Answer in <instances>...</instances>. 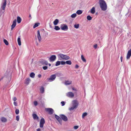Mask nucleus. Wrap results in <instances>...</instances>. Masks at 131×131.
Here are the masks:
<instances>
[{"label": "nucleus", "instance_id": "c9c22d12", "mask_svg": "<svg viewBox=\"0 0 131 131\" xmlns=\"http://www.w3.org/2000/svg\"><path fill=\"white\" fill-rule=\"evenodd\" d=\"M39 24V23H36L35 24V25L34 26L33 28H35L36 27L38 26Z\"/></svg>", "mask_w": 131, "mask_h": 131}, {"label": "nucleus", "instance_id": "39448f33", "mask_svg": "<svg viewBox=\"0 0 131 131\" xmlns=\"http://www.w3.org/2000/svg\"><path fill=\"white\" fill-rule=\"evenodd\" d=\"M45 111L48 112L49 114H52L54 112L52 108H45Z\"/></svg>", "mask_w": 131, "mask_h": 131}, {"label": "nucleus", "instance_id": "bb28decb", "mask_svg": "<svg viewBox=\"0 0 131 131\" xmlns=\"http://www.w3.org/2000/svg\"><path fill=\"white\" fill-rule=\"evenodd\" d=\"M82 13V12L81 10H78L76 12V13L78 15H80Z\"/></svg>", "mask_w": 131, "mask_h": 131}, {"label": "nucleus", "instance_id": "f03ea898", "mask_svg": "<svg viewBox=\"0 0 131 131\" xmlns=\"http://www.w3.org/2000/svg\"><path fill=\"white\" fill-rule=\"evenodd\" d=\"M78 105V103L77 100H74L72 101L73 106L69 108V110L71 111L73 110L74 109H76Z\"/></svg>", "mask_w": 131, "mask_h": 131}, {"label": "nucleus", "instance_id": "c85d7f7f", "mask_svg": "<svg viewBox=\"0 0 131 131\" xmlns=\"http://www.w3.org/2000/svg\"><path fill=\"white\" fill-rule=\"evenodd\" d=\"M66 63L68 64L71 65L72 64V62L70 60H68L66 62Z\"/></svg>", "mask_w": 131, "mask_h": 131}, {"label": "nucleus", "instance_id": "4be33fe9", "mask_svg": "<svg viewBox=\"0 0 131 131\" xmlns=\"http://www.w3.org/2000/svg\"><path fill=\"white\" fill-rule=\"evenodd\" d=\"M95 12V8L94 7H93L91 9L90 12L92 14H94Z\"/></svg>", "mask_w": 131, "mask_h": 131}, {"label": "nucleus", "instance_id": "7c9ffc66", "mask_svg": "<svg viewBox=\"0 0 131 131\" xmlns=\"http://www.w3.org/2000/svg\"><path fill=\"white\" fill-rule=\"evenodd\" d=\"M87 19L88 20H90L92 19V17L88 15L87 17Z\"/></svg>", "mask_w": 131, "mask_h": 131}, {"label": "nucleus", "instance_id": "6e6d98bb", "mask_svg": "<svg viewBox=\"0 0 131 131\" xmlns=\"http://www.w3.org/2000/svg\"><path fill=\"white\" fill-rule=\"evenodd\" d=\"M3 77H2L0 79V81H1L3 79Z\"/></svg>", "mask_w": 131, "mask_h": 131}, {"label": "nucleus", "instance_id": "6e6552de", "mask_svg": "<svg viewBox=\"0 0 131 131\" xmlns=\"http://www.w3.org/2000/svg\"><path fill=\"white\" fill-rule=\"evenodd\" d=\"M56 59V57L55 55L51 56L49 59L50 61L53 62Z\"/></svg>", "mask_w": 131, "mask_h": 131}, {"label": "nucleus", "instance_id": "473e14b6", "mask_svg": "<svg viewBox=\"0 0 131 131\" xmlns=\"http://www.w3.org/2000/svg\"><path fill=\"white\" fill-rule=\"evenodd\" d=\"M4 42L6 45H8V43L6 40L4 39Z\"/></svg>", "mask_w": 131, "mask_h": 131}, {"label": "nucleus", "instance_id": "13d9d810", "mask_svg": "<svg viewBox=\"0 0 131 131\" xmlns=\"http://www.w3.org/2000/svg\"><path fill=\"white\" fill-rule=\"evenodd\" d=\"M29 17H31V15L30 14L29 15Z\"/></svg>", "mask_w": 131, "mask_h": 131}, {"label": "nucleus", "instance_id": "3c124183", "mask_svg": "<svg viewBox=\"0 0 131 131\" xmlns=\"http://www.w3.org/2000/svg\"><path fill=\"white\" fill-rule=\"evenodd\" d=\"M123 57L122 56H121V61L122 62L123 61Z\"/></svg>", "mask_w": 131, "mask_h": 131}, {"label": "nucleus", "instance_id": "423d86ee", "mask_svg": "<svg viewBox=\"0 0 131 131\" xmlns=\"http://www.w3.org/2000/svg\"><path fill=\"white\" fill-rule=\"evenodd\" d=\"M45 122L44 118H41L40 121V127L41 128H43Z\"/></svg>", "mask_w": 131, "mask_h": 131}, {"label": "nucleus", "instance_id": "ea45409f", "mask_svg": "<svg viewBox=\"0 0 131 131\" xmlns=\"http://www.w3.org/2000/svg\"><path fill=\"white\" fill-rule=\"evenodd\" d=\"M66 63V62L64 61H62L61 62V64L62 65H64Z\"/></svg>", "mask_w": 131, "mask_h": 131}, {"label": "nucleus", "instance_id": "7ed1b4c3", "mask_svg": "<svg viewBox=\"0 0 131 131\" xmlns=\"http://www.w3.org/2000/svg\"><path fill=\"white\" fill-rule=\"evenodd\" d=\"M59 58H61L63 60H68L70 58L69 56L62 54H60L58 55Z\"/></svg>", "mask_w": 131, "mask_h": 131}, {"label": "nucleus", "instance_id": "c756f323", "mask_svg": "<svg viewBox=\"0 0 131 131\" xmlns=\"http://www.w3.org/2000/svg\"><path fill=\"white\" fill-rule=\"evenodd\" d=\"M61 64V62L60 61H58L55 64L56 66H58L59 65Z\"/></svg>", "mask_w": 131, "mask_h": 131}, {"label": "nucleus", "instance_id": "0eeeda50", "mask_svg": "<svg viewBox=\"0 0 131 131\" xmlns=\"http://www.w3.org/2000/svg\"><path fill=\"white\" fill-rule=\"evenodd\" d=\"M66 96L68 97L72 98L74 96V94L72 92H69L66 93Z\"/></svg>", "mask_w": 131, "mask_h": 131}, {"label": "nucleus", "instance_id": "2eb2a0df", "mask_svg": "<svg viewBox=\"0 0 131 131\" xmlns=\"http://www.w3.org/2000/svg\"><path fill=\"white\" fill-rule=\"evenodd\" d=\"M6 0H4V2L3 3V5L1 6V8H2V9L3 10H5V7L6 6Z\"/></svg>", "mask_w": 131, "mask_h": 131}, {"label": "nucleus", "instance_id": "79ce46f5", "mask_svg": "<svg viewBox=\"0 0 131 131\" xmlns=\"http://www.w3.org/2000/svg\"><path fill=\"white\" fill-rule=\"evenodd\" d=\"M34 104L35 106H36L38 104V103L37 101H35L34 102Z\"/></svg>", "mask_w": 131, "mask_h": 131}, {"label": "nucleus", "instance_id": "412c9836", "mask_svg": "<svg viewBox=\"0 0 131 131\" xmlns=\"http://www.w3.org/2000/svg\"><path fill=\"white\" fill-rule=\"evenodd\" d=\"M20 37V36H19L17 39L18 43L19 46H20L21 45Z\"/></svg>", "mask_w": 131, "mask_h": 131}, {"label": "nucleus", "instance_id": "2f4dec72", "mask_svg": "<svg viewBox=\"0 0 131 131\" xmlns=\"http://www.w3.org/2000/svg\"><path fill=\"white\" fill-rule=\"evenodd\" d=\"M77 14L76 13H74L71 15V17L72 18H74L77 16Z\"/></svg>", "mask_w": 131, "mask_h": 131}, {"label": "nucleus", "instance_id": "5fc2aeb1", "mask_svg": "<svg viewBox=\"0 0 131 131\" xmlns=\"http://www.w3.org/2000/svg\"><path fill=\"white\" fill-rule=\"evenodd\" d=\"M37 131H41L40 129V128H38L37 129Z\"/></svg>", "mask_w": 131, "mask_h": 131}, {"label": "nucleus", "instance_id": "a878e982", "mask_svg": "<svg viewBox=\"0 0 131 131\" xmlns=\"http://www.w3.org/2000/svg\"><path fill=\"white\" fill-rule=\"evenodd\" d=\"M40 91L41 93H43L44 92V88L43 87H41L40 89Z\"/></svg>", "mask_w": 131, "mask_h": 131}, {"label": "nucleus", "instance_id": "9d476101", "mask_svg": "<svg viewBox=\"0 0 131 131\" xmlns=\"http://www.w3.org/2000/svg\"><path fill=\"white\" fill-rule=\"evenodd\" d=\"M40 62L42 65H48V62L45 60L42 59L40 61Z\"/></svg>", "mask_w": 131, "mask_h": 131}, {"label": "nucleus", "instance_id": "58836bf2", "mask_svg": "<svg viewBox=\"0 0 131 131\" xmlns=\"http://www.w3.org/2000/svg\"><path fill=\"white\" fill-rule=\"evenodd\" d=\"M19 115L17 116L16 117V120L18 121L19 120Z\"/></svg>", "mask_w": 131, "mask_h": 131}, {"label": "nucleus", "instance_id": "f257e3e1", "mask_svg": "<svg viewBox=\"0 0 131 131\" xmlns=\"http://www.w3.org/2000/svg\"><path fill=\"white\" fill-rule=\"evenodd\" d=\"M99 3L101 10L105 11L107 9V6L104 0H99Z\"/></svg>", "mask_w": 131, "mask_h": 131}, {"label": "nucleus", "instance_id": "09e8293b", "mask_svg": "<svg viewBox=\"0 0 131 131\" xmlns=\"http://www.w3.org/2000/svg\"><path fill=\"white\" fill-rule=\"evenodd\" d=\"M79 66L77 64H76L75 66V68L76 69H78L79 68Z\"/></svg>", "mask_w": 131, "mask_h": 131}, {"label": "nucleus", "instance_id": "4d7b16f0", "mask_svg": "<svg viewBox=\"0 0 131 131\" xmlns=\"http://www.w3.org/2000/svg\"><path fill=\"white\" fill-rule=\"evenodd\" d=\"M48 64L49 66H51V64L50 63H48Z\"/></svg>", "mask_w": 131, "mask_h": 131}, {"label": "nucleus", "instance_id": "e433bc0d", "mask_svg": "<svg viewBox=\"0 0 131 131\" xmlns=\"http://www.w3.org/2000/svg\"><path fill=\"white\" fill-rule=\"evenodd\" d=\"M79 24H75L74 25V27L75 28H76V29H77L79 28Z\"/></svg>", "mask_w": 131, "mask_h": 131}, {"label": "nucleus", "instance_id": "72a5a7b5", "mask_svg": "<svg viewBox=\"0 0 131 131\" xmlns=\"http://www.w3.org/2000/svg\"><path fill=\"white\" fill-rule=\"evenodd\" d=\"M54 29L56 30H58L60 29V28L57 26H55Z\"/></svg>", "mask_w": 131, "mask_h": 131}, {"label": "nucleus", "instance_id": "de8ad7c7", "mask_svg": "<svg viewBox=\"0 0 131 131\" xmlns=\"http://www.w3.org/2000/svg\"><path fill=\"white\" fill-rule=\"evenodd\" d=\"M13 99L14 101H15L17 100V98L16 97H13Z\"/></svg>", "mask_w": 131, "mask_h": 131}, {"label": "nucleus", "instance_id": "393cba45", "mask_svg": "<svg viewBox=\"0 0 131 131\" xmlns=\"http://www.w3.org/2000/svg\"><path fill=\"white\" fill-rule=\"evenodd\" d=\"M35 74L33 72H31L30 73V76L32 78H34L35 76Z\"/></svg>", "mask_w": 131, "mask_h": 131}, {"label": "nucleus", "instance_id": "c03bdc74", "mask_svg": "<svg viewBox=\"0 0 131 131\" xmlns=\"http://www.w3.org/2000/svg\"><path fill=\"white\" fill-rule=\"evenodd\" d=\"M14 105L16 106H17V102H14Z\"/></svg>", "mask_w": 131, "mask_h": 131}, {"label": "nucleus", "instance_id": "8fccbe9b", "mask_svg": "<svg viewBox=\"0 0 131 131\" xmlns=\"http://www.w3.org/2000/svg\"><path fill=\"white\" fill-rule=\"evenodd\" d=\"M38 76L39 78H40L41 77V74H39L38 75Z\"/></svg>", "mask_w": 131, "mask_h": 131}, {"label": "nucleus", "instance_id": "f8f14e48", "mask_svg": "<svg viewBox=\"0 0 131 131\" xmlns=\"http://www.w3.org/2000/svg\"><path fill=\"white\" fill-rule=\"evenodd\" d=\"M55 117L58 121L59 123H60L61 124L62 122V120L60 117H59V116H58L56 115H55Z\"/></svg>", "mask_w": 131, "mask_h": 131}, {"label": "nucleus", "instance_id": "6ab92c4d", "mask_svg": "<svg viewBox=\"0 0 131 131\" xmlns=\"http://www.w3.org/2000/svg\"><path fill=\"white\" fill-rule=\"evenodd\" d=\"M1 121L5 123L7 121V119L4 117H2L1 118Z\"/></svg>", "mask_w": 131, "mask_h": 131}, {"label": "nucleus", "instance_id": "f704fd0d", "mask_svg": "<svg viewBox=\"0 0 131 131\" xmlns=\"http://www.w3.org/2000/svg\"><path fill=\"white\" fill-rule=\"evenodd\" d=\"M87 113L86 112L83 113L82 115V118H83L85 117L87 115Z\"/></svg>", "mask_w": 131, "mask_h": 131}, {"label": "nucleus", "instance_id": "4c0bfd02", "mask_svg": "<svg viewBox=\"0 0 131 131\" xmlns=\"http://www.w3.org/2000/svg\"><path fill=\"white\" fill-rule=\"evenodd\" d=\"M19 113V111L18 109H17L15 110V113L16 114H18Z\"/></svg>", "mask_w": 131, "mask_h": 131}, {"label": "nucleus", "instance_id": "864d4df0", "mask_svg": "<svg viewBox=\"0 0 131 131\" xmlns=\"http://www.w3.org/2000/svg\"><path fill=\"white\" fill-rule=\"evenodd\" d=\"M72 89L73 90H75L76 91H77V90L76 89H75V88H72Z\"/></svg>", "mask_w": 131, "mask_h": 131}, {"label": "nucleus", "instance_id": "5701e85b", "mask_svg": "<svg viewBox=\"0 0 131 131\" xmlns=\"http://www.w3.org/2000/svg\"><path fill=\"white\" fill-rule=\"evenodd\" d=\"M17 20L18 23L19 24L21 22V19L20 17L18 16L17 17Z\"/></svg>", "mask_w": 131, "mask_h": 131}, {"label": "nucleus", "instance_id": "603ef678", "mask_svg": "<svg viewBox=\"0 0 131 131\" xmlns=\"http://www.w3.org/2000/svg\"><path fill=\"white\" fill-rule=\"evenodd\" d=\"M57 75L58 77H60V74L59 73H58L56 74Z\"/></svg>", "mask_w": 131, "mask_h": 131}, {"label": "nucleus", "instance_id": "37998d69", "mask_svg": "<svg viewBox=\"0 0 131 131\" xmlns=\"http://www.w3.org/2000/svg\"><path fill=\"white\" fill-rule=\"evenodd\" d=\"M61 103L62 104V106H63L65 105V103L64 101H62Z\"/></svg>", "mask_w": 131, "mask_h": 131}, {"label": "nucleus", "instance_id": "20e7f679", "mask_svg": "<svg viewBox=\"0 0 131 131\" xmlns=\"http://www.w3.org/2000/svg\"><path fill=\"white\" fill-rule=\"evenodd\" d=\"M56 77V75L53 74L49 78H48L47 79V80L50 82H51L54 81Z\"/></svg>", "mask_w": 131, "mask_h": 131}, {"label": "nucleus", "instance_id": "aec40b11", "mask_svg": "<svg viewBox=\"0 0 131 131\" xmlns=\"http://www.w3.org/2000/svg\"><path fill=\"white\" fill-rule=\"evenodd\" d=\"M32 116L34 119H38L39 118L37 116V115L35 114H32Z\"/></svg>", "mask_w": 131, "mask_h": 131}, {"label": "nucleus", "instance_id": "f3484780", "mask_svg": "<svg viewBox=\"0 0 131 131\" xmlns=\"http://www.w3.org/2000/svg\"><path fill=\"white\" fill-rule=\"evenodd\" d=\"M72 83V81H65V82L64 83V84L65 85H68L70 84H71Z\"/></svg>", "mask_w": 131, "mask_h": 131}, {"label": "nucleus", "instance_id": "b1692460", "mask_svg": "<svg viewBox=\"0 0 131 131\" xmlns=\"http://www.w3.org/2000/svg\"><path fill=\"white\" fill-rule=\"evenodd\" d=\"M59 20L57 19H56L53 22L54 24L55 25H57L59 23Z\"/></svg>", "mask_w": 131, "mask_h": 131}, {"label": "nucleus", "instance_id": "a19ab883", "mask_svg": "<svg viewBox=\"0 0 131 131\" xmlns=\"http://www.w3.org/2000/svg\"><path fill=\"white\" fill-rule=\"evenodd\" d=\"M48 68V67L47 66H45L43 67L42 68L44 70H46Z\"/></svg>", "mask_w": 131, "mask_h": 131}, {"label": "nucleus", "instance_id": "49530a36", "mask_svg": "<svg viewBox=\"0 0 131 131\" xmlns=\"http://www.w3.org/2000/svg\"><path fill=\"white\" fill-rule=\"evenodd\" d=\"M93 47L94 48L96 49L97 47V44L95 45Z\"/></svg>", "mask_w": 131, "mask_h": 131}, {"label": "nucleus", "instance_id": "ddd939ff", "mask_svg": "<svg viewBox=\"0 0 131 131\" xmlns=\"http://www.w3.org/2000/svg\"><path fill=\"white\" fill-rule=\"evenodd\" d=\"M131 56V49H130L128 52L127 54L126 58L127 59H129L130 57Z\"/></svg>", "mask_w": 131, "mask_h": 131}, {"label": "nucleus", "instance_id": "dca6fc26", "mask_svg": "<svg viewBox=\"0 0 131 131\" xmlns=\"http://www.w3.org/2000/svg\"><path fill=\"white\" fill-rule=\"evenodd\" d=\"M64 25L63 26L61 27V29L64 30H68V26L66 25Z\"/></svg>", "mask_w": 131, "mask_h": 131}, {"label": "nucleus", "instance_id": "9b49d317", "mask_svg": "<svg viewBox=\"0 0 131 131\" xmlns=\"http://www.w3.org/2000/svg\"><path fill=\"white\" fill-rule=\"evenodd\" d=\"M16 19H15L13 21V24L11 26V30H12L15 27L16 25Z\"/></svg>", "mask_w": 131, "mask_h": 131}, {"label": "nucleus", "instance_id": "a211bd4d", "mask_svg": "<svg viewBox=\"0 0 131 131\" xmlns=\"http://www.w3.org/2000/svg\"><path fill=\"white\" fill-rule=\"evenodd\" d=\"M31 80L29 78H28L25 80V83L27 85L29 84Z\"/></svg>", "mask_w": 131, "mask_h": 131}, {"label": "nucleus", "instance_id": "bf43d9fd", "mask_svg": "<svg viewBox=\"0 0 131 131\" xmlns=\"http://www.w3.org/2000/svg\"><path fill=\"white\" fill-rule=\"evenodd\" d=\"M36 44L37 45H38V43L37 42H36Z\"/></svg>", "mask_w": 131, "mask_h": 131}, {"label": "nucleus", "instance_id": "1a4fd4ad", "mask_svg": "<svg viewBox=\"0 0 131 131\" xmlns=\"http://www.w3.org/2000/svg\"><path fill=\"white\" fill-rule=\"evenodd\" d=\"M61 119L65 121H67L68 120V118L66 116L63 114H61L60 115Z\"/></svg>", "mask_w": 131, "mask_h": 131}, {"label": "nucleus", "instance_id": "cd10ccee", "mask_svg": "<svg viewBox=\"0 0 131 131\" xmlns=\"http://www.w3.org/2000/svg\"><path fill=\"white\" fill-rule=\"evenodd\" d=\"M81 59L84 62H86V60L84 58L83 55H81Z\"/></svg>", "mask_w": 131, "mask_h": 131}, {"label": "nucleus", "instance_id": "a18cd8bd", "mask_svg": "<svg viewBox=\"0 0 131 131\" xmlns=\"http://www.w3.org/2000/svg\"><path fill=\"white\" fill-rule=\"evenodd\" d=\"M78 127L79 126H75L74 127V128L75 129H77Z\"/></svg>", "mask_w": 131, "mask_h": 131}, {"label": "nucleus", "instance_id": "4468645a", "mask_svg": "<svg viewBox=\"0 0 131 131\" xmlns=\"http://www.w3.org/2000/svg\"><path fill=\"white\" fill-rule=\"evenodd\" d=\"M37 37L39 41V42H40L41 40V36L40 35V31L39 30H38L37 31Z\"/></svg>", "mask_w": 131, "mask_h": 131}]
</instances>
